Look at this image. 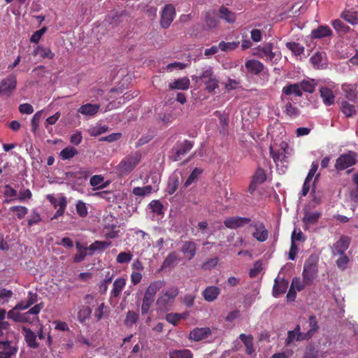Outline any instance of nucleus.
Listing matches in <instances>:
<instances>
[{
	"label": "nucleus",
	"mask_w": 358,
	"mask_h": 358,
	"mask_svg": "<svg viewBox=\"0 0 358 358\" xmlns=\"http://www.w3.org/2000/svg\"><path fill=\"white\" fill-rule=\"evenodd\" d=\"M194 141L190 140H183L182 141H178L171 150V158L173 162H178L182 159V157L191 151L194 148Z\"/></svg>",
	"instance_id": "obj_5"
},
{
	"label": "nucleus",
	"mask_w": 358,
	"mask_h": 358,
	"mask_svg": "<svg viewBox=\"0 0 358 358\" xmlns=\"http://www.w3.org/2000/svg\"><path fill=\"white\" fill-rule=\"evenodd\" d=\"M179 185L180 180L178 176L172 175L169 179L166 192L169 194H173L178 189Z\"/></svg>",
	"instance_id": "obj_43"
},
{
	"label": "nucleus",
	"mask_w": 358,
	"mask_h": 358,
	"mask_svg": "<svg viewBox=\"0 0 358 358\" xmlns=\"http://www.w3.org/2000/svg\"><path fill=\"white\" fill-rule=\"evenodd\" d=\"M43 111L40 110L36 112L31 120V131L32 133L36 134L38 129L40 120L41 119Z\"/></svg>",
	"instance_id": "obj_53"
},
{
	"label": "nucleus",
	"mask_w": 358,
	"mask_h": 358,
	"mask_svg": "<svg viewBox=\"0 0 358 358\" xmlns=\"http://www.w3.org/2000/svg\"><path fill=\"white\" fill-rule=\"evenodd\" d=\"M17 78L15 75H9L0 83V96L8 98L16 89Z\"/></svg>",
	"instance_id": "obj_7"
},
{
	"label": "nucleus",
	"mask_w": 358,
	"mask_h": 358,
	"mask_svg": "<svg viewBox=\"0 0 358 358\" xmlns=\"http://www.w3.org/2000/svg\"><path fill=\"white\" fill-rule=\"evenodd\" d=\"M126 285V280L124 278H119L113 282V288L110 291V296L117 298Z\"/></svg>",
	"instance_id": "obj_30"
},
{
	"label": "nucleus",
	"mask_w": 358,
	"mask_h": 358,
	"mask_svg": "<svg viewBox=\"0 0 358 358\" xmlns=\"http://www.w3.org/2000/svg\"><path fill=\"white\" fill-rule=\"evenodd\" d=\"M152 187L151 185H146L144 187H136L133 189V193L137 196H146L152 192Z\"/></svg>",
	"instance_id": "obj_56"
},
{
	"label": "nucleus",
	"mask_w": 358,
	"mask_h": 358,
	"mask_svg": "<svg viewBox=\"0 0 358 358\" xmlns=\"http://www.w3.org/2000/svg\"><path fill=\"white\" fill-rule=\"evenodd\" d=\"M211 334V330L208 327L196 328L189 334V339L194 341H200Z\"/></svg>",
	"instance_id": "obj_17"
},
{
	"label": "nucleus",
	"mask_w": 358,
	"mask_h": 358,
	"mask_svg": "<svg viewBox=\"0 0 358 358\" xmlns=\"http://www.w3.org/2000/svg\"><path fill=\"white\" fill-rule=\"evenodd\" d=\"M254 229L252 236L259 242H264L268 239V231L263 222L257 220L252 222L250 226Z\"/></svg>",
	"instance_id": "obj_8"
},
{
	"label": "nucleus",
	"mask_w": 358,
	"mask_h": 358,
	"mask_svg": "<svg viewBox=\"0 0 358 358\" xmlns=\"http://www.w3.org/2000/svg\"><path fill=\"white\" fill-rule=\"evenodd\" d=\"M310 283H306L304 282L303 278H302V280L297 277H295L292 279L291 287H293L294 289H296L297 291L300 292L306 286L310 285Z\"/></svg>",
	"instance_id": "obj_58"
},
{
	"label": "nucleus",
	"mask_w": 358,
	"mask_h": 358,
	"mask_svg": "<svg viewBox=\"0 0 358 358\" xmlns=\"http://www.w3.org/2000/svg\"><path fill=\"white\" fill-rule=\"evenodd\" d=\"M331 25L337 31L339 36L347 34L350 30V27L345 25L341 20L336 19L331 22Z\"/></svg>",
	"instance_id": "obj_40"
},
{
	"label": "nucleus",
	"mask_w": 358,
	"mask_h": 358,
	"mask_svg": "<svg viewBox=\"0 0 358 358\" xmlns=\"http://www.w3.org/2000/svg\"><path fill=\"white\" fill-rule=\"evenodd\" d=\"M320 95L323 103L326 106H330L334 103L335 96L330 89L325 87H321L320 89Z\"/></svg>",
	"instance_id": "obj_22"
},
{
	"label": "nucleus",
	"mask_w": 358,
	"mask_h": 358,
	"mask_svg": "<svg viewBox=\"0 0 358 358\" xmlns=\"http://www.w3.org/2000/svg\"><path fill=\"white\" fill-rule=\"evenodd\" d=\"M317 262L315 256L310 255L304 262L302 272V278L306 283L313 282L314 279L317 275Z\"/></svg>",
	"instance_id": "obj_3"
},
{
	"label": "nucleus",
	"mask_w": 358,
	"mask_h": 358,
	"mask_svg": "<svg viewBox=\"0 0 358 358\" xmlns=\"http://www.w3.org/2000/svg\"><path fill=\"white\" fill-rule=\"evenodd\" d=\"M150 206L154 213H155L158 215H162L164 213V212H163L164 206L160 201H159V200L152 201L150 203Z\"/></svg>",
	"instance_id": "obj_62"
},
{
	"label": "nucleus",
	"mask_w": 358,
	"mask_h": 358,
	"mask_svg": "<svg viewBox=\"0 0 358 358\" xmlns=\"http://www.w3.org/2000/svg\"><path fill=\"white\" fill-rule=\"evenodd\" d=\"M292 94L297 97H301L302 96V92L301 91V88L299 84H289L283 87L282 90L281 99L284 101V95L290 96Z\"/></svg>",
	"instance_id": "obj_20"
},
{
	"label": "nucleus",
	"mask_w": 358,
	"mask_h": 358,
	"mask_svg": "<svg viewBox=\"0 0 358 358\" xmlns=\"http://www.w3.org/2000/svg\"><path fill=\"white\" fill-rule=\"evenodd\" d=\"M308 322L310 329L306 333H305V336L303 337V338H307L308 340L313 337L319 328L317 321L315 315H310L308 317Z\"/></svg>",
	"instance_id": "obj_38"
},
{
	"label": "nucleus",
	"mask_w": 358,
	"mask_h": 358,
	"mask_svg": "<svg viewBox=\"0 0 358 358\" xmlns=\"http://www.w3.org/2000/svg\"><path fill=\"white\" fill-rule=\"evenodd\" d=\"M18 348L12 341H0V356L12 358L17 352Z\"/></svg>",
	"instance_id": "obj_10"
},
{
	"label": "nucleus",
	"mask_w": 358,
	"mask_h": 358,
	"mask_svg": "<svg viewBox=\"0 0 358 358\" xmlns=\"http://www.w3.org/2000/svg\"><path fill=\"white\" fill-rule=\"evenodd\" d=\"M301 91H303L308 93H313L315 91V84L312 80H302L299 84Z\"/></svg>",
	"instance_id": "obj_54"
},
{
	"label": "nucleus",
	"mask_w": 358,
	"mask_h": 358,
	"mask_svg": "<svg viewBox=\"0 0 358 358\" xmlns=\"http://www.w3.org/2000/svg\"><path fill=\"white\" fill-rule=\"evenodd\" d=\"M245 68L255 75L259 74L264 69V65L259 61L250 59L245 62Z\"/></svg>",
	"instance_id": "obj_28"
},
{
	"label": "nucleus",
	"mask_w": 358,
	"mask_h": 358,
	"mask_svg": "<svg viewBox=\"0 0 358 358\" xmlns=\"http://www.w3.org/2000/svg\"><path fill=\"white\" fill-rule=\"evenodd\" d=\"M340 257L336 261L337 267L341 271H344L347 268V265L350 261L349 257L345 255H338Z\"/></svg>",
	"instance_id": "obj_59"
},
{
	"label": "nucleus",
	"mask_w": 358,
	"mask_h": 358,
	"mask_svg": "<svg viewBox=\"0 0 358 358\" xmlns=\"http://www.w3.org/2000/svg\"><path fill=\"white\" fill-rule=\"evenodd\" d=\"M48 199L57 208L55 217L62 216L64 214V210L66 207V198L64 196L57 199L52 195H48Z\"/></svg>",
	"instance_id": "obj_15"
},
{
	"label": "nucleus",
	"mask_w": 358,
	"mask_h": 358,
	"mask_svg": "<svg viewBox=\"0 0 358 358\" xmlns=\"http://www.w3.org/2000/svg\"><path fill=\"white\" fill-rule=\"evenodd\" d=\"M239 41H233V42H224L221 41L219 43L220 49L223 52H229L236 49L239 46Z\"/></svg>",
	"instance_id": "obj_52"
},
{
	"label": "nucleus",
	"mask_w": 358,
	"mask_h": 358,
	"mask_svg": "<svg viewBox=\"0 0 358 358\" xmlns=\"http://www.w3.org/2000/svg\"><path fill=\"white\" fill-rule=\"evenodd\" d=\"M40 58L52 59L55 57V53L52 52L50 48L41 45Z\"/></svg>",
	"instance_id": "obj_61"
},
{
	"label": "nucleus",
	"mask_w": 358,
	"mask_h": 358,
	"mask_svg": "<svg viewBox=\"0 0 358 358\" xmlns=\"http://www.w3.org/2000/svg\"><path fill=\"white\" fill-rule=\"evenodd\" d=\"M285 45L296 56H300L303 53L304 48L297 43L288 42Z\"/></svg>",
	"instance_id": "obj_47"
},
{
	"label": "nucleus",
	"mask_w": 358,
	"mask_h": 358,
	"mask_svg": "<svg viewBox=\"0 0 358 358\" xmlns=\"http://www.w3.org/2000/svg\"><path fill=\"white\" fill-rule=\"evenodd\" d=\"M341 17L352 25L358 24V12L349 10H343L341 14Z\"/></svg>",
	"instance_id": "obj_35"
},
{
	"label": "nucleus",
	"mask_w": 358,
	"mask_h": 358,
	"mask_svg": "<svg viewBox=\"0 0 358 358\" xmlns=\"http://www.w3.org/2000/svg\"><path fill=\"white\" fill-rule=\"evenodd\" d=\"M305 334L300 331V326L296 325L294 330L289 331L287 332V337L285 340V345L289 346L294 340L297 341L308 340L307 338H303Z\"/></svg>",
	"instance_id": "obj_19"
},
{
	"label": "nucleus",
	"mask_w": 358,
	"mask_h": 358,
	"mask_svg": "<svg viewBox=\"0 0 358 358\" xmlns=\"http://www.w3.org/2000/svg\"><path fill=\"white\" fill-rule=\"evenodd\" d=\"M178 256L176 252H171L164 259L162 267L167 268L172 266L178 260Z\"/></svg>",
	"instance_id": "obj_57"
},
{
	"label": "nucleus",
	"mask_w": 358,
	"mask_h": 358,
	"mask_svg": "<svg viewBox=\"0 0 358 358\" xmlns=\"http://www.w3.org/2000/svg\"><path fill=\"white\" fill-rule=\"evenodd\" d=\"M343 92L345 93V98L351 102L355 103L357 99L355 87L352 85L344 84L341 87Z\"/></svg>",
	"instance_id": "obj_39"
},
{
	"label": "nucleus",
	"mask_w": 358,
	"mask_h": 358,
	"mask_svg": "<svg viewBox=\"0 0 358 358\" xmlns=\"http://www.w3.org/2000/svg\"><path fill=\"white\" fill-rule=\"evenodd\" d=\"M187 313H171L166 315V320L170 324H172L174 326H177L181 320L185 319L187 317Z\"/></svg>",
	"instance_id": "obj_41"
},
{
	"label": "nucleus",
	"mask_w": 358,
	"mask_h": 358,
	"mask_svg": "<svg viewBox=\"0 0 358 358\" xmlns=\"http://www.w3.org/2000/svg\"><path fill=\"white\" fill-rule=\"evenodd\" d=\"M178 294L179 289L176 287H170L166 292L161 294L157 300V306L159 309L164 311L170 310Z\"/></svg>",
	"instance_id": "obj_2"
},
{
	"label": "nucleus",
	"mask_w": 358,
	"mask_h": 358,
	"mask_svg": "<svg viewBox=\"0 0 358 358\" xmlns=\"http://www.w3.org/2000/svg\"><path fill=\"white\" fill-rule=\"evenodd\" d=\"M9 211L15 213L18 219H22L28 212L27 207L24 206H12L9 208Z\"/></svg>",
	"instance_id": "obj_50"
},
{
	"label": "nucleus",
	"mask_w": 358,
	"mask_h": 358,
	"mask_svg": "<svg viewBox=\"0 0 358 358\" xmlns=\"http://www.w3.org/2000/svg\"><path fill=\"white\" fill-rule=\"evenodd\" d=\"M46 31H47V28L45 27H43L41 29H40L39 30H37L36 31H35L30 37V39H29L30 42L32 43L37 44L39 42L42 36L45 33Z\"/></svg>",
	"instance_id": "obj_64"
},
{
	"label": "nucleus",
	"mask_w": 358,
	"mask_h": 358,
	"mask_svg": "<svg viewBox=\"0 0 358 358\" xmlns=\"http://www.w3.org/2000/svg\"><path fill=\"white\" fill-rule=\"evenodd\" d=\"M110 245L111 241H95L87 246L88 255H94L95 251H104Z\"/></svg>",
	"instance_id": "obj_23"
},
{
	"label": "nucleus",
	"mask_w": 358,
	"mask_h": 358,
	"mask_svg": "<svg viewBox=\"0 0 358 358\" xmlns=\"http://www.w3.org/2000/svg\"><path fill=\"white\" fill-rule=\"evenodd\" d=\"M77 153L78 151L74 147H65L61 150L59 156L62 160H70V159H73Z\"/></svg>",
	"instance_id": "obj_42"
},
{
	"label": "nucleus",
	"mask_w": 358,
	"mask_h": 358,
	"mask_svg": "<svg viewBox=\"0 0 358 358\" xmlns=\"http://www.w3.org/2000/svg\"><path fill=\"white\" fill-rule=\"evenodd\" d=\"M99 109V105L87 103L81 106L78 110V112L83 115L92 116L97 114Z\"/></svg>",
	"instance_id": "obj_29"
},
{
	"label": "nucleus",
	"mask_w": 358,
	"mask_h": 358,
	"mask_svg": "<svg viewBox=\"0 0 358 358\" xmlns=\"http://www.w3.org/2000/svg\"><path fill=\"white\" fill-rule=\"evenodd\" d=\"M182 252L190 260L196 253V245L193 241H187L183 243L181 248Z\"/></svg>",
	"instance_id": "obj_24"
},
{
	"label": "nucleus",
	"mask_w": 358,
	"mask_h": 358,
	"mask_svg": "<svg viewBox=\"0 0 358 358\" xmlns=\"http://www.w3.org/2000/svg\"><path fill=\"white\" fill-rule=\"evenodd\" d=\"M288 287V280L283 278H276L272 290V295L278 298L280 294L285 293Z\"/></svg>",
	"instance_id": "obj_16"
},
{
	"label": "nucleus",
	"mask_w": 358,
	"mask_h": 358,
	"mask_svg": "<svg viewBox=\"0 0 358 358\" xmlns=\"http://www.w3.org/2000/svg\"><path fill=\"white\" fill-rule=\"evenodd\" d=\"M139 319V315L134 310L128 311L124 323L128 327H131L136 324Z\"/></svg>",
	"instance_id": "obj_51"
},
{
	"label": "nucleus",
	"mask_w": 358,
	"mask_h": 358,
	"mask_svg": "<svg viewBox=\"0 0 358 358\" xmlns=\"http://www.w3.org/2000/svg\"><path fill=\"white\" fill-rule=\"evenodd\" d=\"M332 35V31L328 26L320 25L317 29H313L311 36L314 38H322Z\"/></svg>",
	"instance_id": "obj_32"
},
{
	"label": "nucleus",
	"mask_w": 358,
	"mask_h": 358,
	"mask_svg": "<svg viewBox=\"0 0 358 358\" xmlns=\"http://www.w3.org/2000/svg\"><path fill=\"white\" fill-rule=\"evenodd\" d=\"M357 154L355 151H348L341 154L336 159L334 167L337 171H343L356 164Z\"/></svg>",
	"instance_id": "obj_6"
},
{
	"label": "nucleus",
	"mask_w": 358,
	"mask_h": 358,
	"mask_svg": "<svg viewBox=\"0 0 358 358\" xmlns=\"http://www.w3.org/2000/svg\"><path fill=\"white\" fill-rule=\"evenodd\" d=\"M118 227L114 224H108L103 227V233L106 238H115L118 236Z\"/></svg>",
	"instance_id": "obj_45"
},
{
	"label": "nucleus",
	"mask_w": 358,
	"mask_h": 358,
	"mask_svg": "<svg viewBox=\"0 0 358 358\" xmlns=\"http://www.w3.org/2000/svg\"><path fill=\"white\" fill-rule=\"evenodd\" d=\"M287 146L286 143H282L280 144V149L275 151L272 148V145L269 148L270 155L275 163L278 162H283L285 159V148Z\"/></svg>",
	"instance_id": "obj_25"
},
{
	"label": "nucleus",
	"mask_w": 358,
	"mask_h": 358,
	"mask_svg": "<svg viewBox=\"0 0 358 358\" xmlns=\"http://www.w3.org/2000/svg\"><path fill=\"white\" fill-rule=\"evenodd\" d=\"M76 210L78 215L81 217H84L87 215V209L85 203L80 200L77 201L76 204Z\"/></svg>",
	"instance_id": "obj_63"
},
{
	"label": "nucleus",
	"mask_w": 358,
	"mask_h": 358,
	"mask_svg": "<svg viewBox=\"0 0 358 358\" xmlns=\"http://www.w3.org/2000/svg\"><path fill=\"white\" fill-rule=\"evenodd\" d=\"M133 254L131 252H120L116 257V262L119 264H127L131 261Z\"/></svg>",
	"instance_id": "obj_55"
},
{
	"label": "nucleus",
	"mask_w": 358,
	"mask_h": 358,
	"mask_svg": "<svg viewBox=\"0 0 358 358\" xmlns=\"http://www.w3.org/2000/svg\"><path fill=\"white\" fill-rule=\"evenodd\" d=\"M164 286L165 282L164 280H158L152 282L146 289L144 294L155 299L157 293Z\"/></svg>",
	"instance_id": "obj_21"
},
{
	"label": "nucleus",
	"mask_w": 358,
	"mask_h": 358,
	"mask_svg": "<svg viewBox=\"0 0 358 358\" xmlns=\"http://www.w3.org/2000/svg\"><path fill=\"white\" fill-rule=\"evenodd\" d=\"M220 18L224 20L228 23H234L236 20V14L229 10L227 7L222 6L219 10Z\"/></svg>",
	"instance_id": "obj_37"
},
{
	"label": "nucleus",
	"mask_w": 358,
	"mask_h": 358,
	"mask_svg": "<svg viewBox=\"0 0 358 358\" xmlns=\"http://www.w3.org/2000/svg\"><path fill=\"white\" fill-rule=\"evenodd\" d=\"M350 243V238L345 235H341L339 239L332 246L331 253L333 256L343 255Z\"/></svg>",
	"instance_id": "obj_12"
},
{
	"label": "nucleus",
	"mask_w": 358,
	"mask_h": 358,
	"mask_svg": "<svg viewBox=\"0 0 358 358\" xmlns=\"http://www.w3.org/2000/svg\"><path fill=\"white\" fill-rule=\"evenodd\" d=\"M266 178L267 176L264 169L260 166L257 167L248 186L249 192L252 194L256 190L257 186L266 180Z\"/></svg>",
	"instance_id": "obj_11"
},
{
	"label": "nucleus",
	"mask_w": 358,
	"mask_h": 358,
	"mask_svg": "<svg viewBox=\"0 0 358 358\" xmlns=\"http://www.w3.org/2000/svg\"><path fill=\"white\" fill-rule=\"evenodd\" d=\"M273 45L271 43H266L262 48L259 47L254 55L271 64L273 63L275 54L273 52Z\"/></svg>",
	"instance_id": "obj_13"
},
{
	"label": "nucleus",
	"mask_w": 358,
	"mask_h": 358,
	"mask_svg": "<svg viewBox=\"0 0 358 358\" xmlns=\"http://www.w3.org/2000/svg\"><path fill=\"white\" fill-rule=\"evenodd\" d=\"M155 299L144 294L141 306V314L143 315H146L149 313L152 306L153 305Z\"/></svg>",
	"instance_id": "obj_46"
},
{
	"label": "nucleus",
	"mask_w": 358,
	"mask_h": 358,
	"mask_svg": "<svg viewBox=\"0 0 358 358\" xmlns=\"http://www.w3.org/2000/svg\"><path fill=\"white\" fill-rule=\"evenodd\" d=\"M141 159L140 151H133L117 164L116 169L120 175H128L141 163Z\"/></svg>",
	"instance_id": "obj_1"
},
{
	"label": "nucleus",
	"mask_w": 358,
	"mask_h": 358,
	"mask_svg": "<svg viewBox=\"0 0 358 358\" xmlns=\"http://www.w3.org/2000/svg\"><path fill=\"white\" fill-rule=\"evenodd\" d=\"M321 215L322 213L319 211H305L302 221L306 226L315 224L317 222Z\"/></svg>",
	"instance_id": "obj_26"
},
{
	"label": "nucleus",
	"mask_w": 358,
	"mask_h": 358,
	"mask_svg": "<svg viewBox=\"0 0 358 358\" xmlns=\"http://www.w3.org/2000/svg\"><path fill=\"white\" fill-rule=\"evenodd\" d=\"M220 292V290L217 287L209 286L203 292V296L206 301L212 302L217 298Z\"/></svg>",
	"instance_id": "obj_27"
},
{
	"label": "nucleus",
	"mask_w": 358,
	"mask_h": 358,
	"mask_svg": "<svg viewBox=\"0 0 358 358\" xmlns=\"http://www.w3.org/2000/svg\"><path fill=\"white\" fill-rule=\"evenodd\" d=\"M92 310L87 306H83L78 312V319L80 322H85L91 315Z\"/></svg>",
	"instance_id": "obj_49"
},
{
	"label": "nucleus",
	"mask_w": 358,
	"mask_h": 358,
	"mask_svg": "<svg viewBox=\"0 0 358 358\" xmlns=\"http://www.w3.org/2000/svg\"><path fill=\"white\" fill-rule=\"evenodd\" d=\"M205 22L209 28L216 27L219 23V20L216 11L211 10L206 12L205 15Z\"/></svg>",
	"instance_id": "obj_34"
},
{
	"label": "nucleus",
	"mask_w": 358,
	"mask_h": 358,
	"mask_svg": "<svg viewBox=\"0 0 358 358\" xmlns=\"http://www.w3.org/2000/svg\"><path fill=\"white\" fill-rule=\"evenodd\" d=\"M341 113L346 117H351L356 114V108L355 105L350 103L347 101H342L340 107Z\"/></svg>",
	"instance_id": "obj_33"
},
{
	"label": "nucleus",
	"mask_w": 358,
	"mask_h": 358,
	"mask_svg": "<svg viewBox=\"0 0 358 358\" xmlns=\"http://www.w3.org/2000/svg\"><path fill=\"white\" fill-rule=\"evenodd\" d=\"M205 85L206 90L211 93L219 87V81L214 76L211 66H206L202 69L199 78Z\"/></svg>",
	"instance_id": "obj_4"
},
{
	"label": "nucleus",
	"mask_w": 358,
	"mask_h": 358,
	"mask_svg": "<svg viewBox=\"0 0 358 358\" xmlns=\"http://www.w3.org/2000/svg\"><path fill=\"white\" fill-rule=\"evenodd\" d=\"M176 8L173 4H166L162 12L161 26L164 29H168L174 20Z\"/></svg>",
	"instance_id": "obj_9"
},
{
	"label": "nucleus",
	"mask_w": 358,
	"mask_h": 358,
	"mask_svg": "<svg viewBox=\"0 0 358 358\" xmlns=\"http://www.w3.org/2000/svg\"><path fill=\"white\" fill-rule=\"evenodd\" d=\"M203 170L198 167H196L193 169L187 179L184 183V187H187L192 183L194 182L199 178V175L202 173Z\"/></svg>",
	"instance_id": "obj_48"
},
{
	"label": "nucleus",
	"mask_w": 358,
	"mask_h": 358,
	"mask_svg": "<svg viewBox=\"0 0 358 358\" xmlns=\"http://www.w3.org/2000/svg\"><path fill=\"white\" fill-rule=\"evenodd\" d=\"M251 222V219L247 217L232 216L228 217L224 220L226 227L235 229L242 227Z\"/></svg>",
	"instance_id": "obj_14"
},
{
	"label": "nucleus",
	"mask_w": 358,
	"mask_h": 358,
	"mask_svg": "<svg viewBox=\"0 0 358 358\" xmlns=\"http://www.w3.org/2000/svg\"><path fill=\"white\" fill-rule=\"evenodd\" d=\"M22 330L27 346L32 349H37L39 345L36 342V334L30 329L26 327H22Z\"/></svg>",
	"instance_id": "obj_18"
},
{
	"label": "nucleus",
	"mask_w": 358,
	"mask_h": 358,
	"mask_svg": "<svg viewBox=\"0 0 358 358\" xmlns=\"http://www.w3.org/2000/svg\"><path fill=\"white\" fill-rule=\"evenodd\" d=\"M189 80L187 77H183L176 80L173 83L169 84V89L179 90H187L189 87Z\"/></svg>",
	"instance_id": "obj_31"
},
{
	"label": "nucleus",
	"mask_w": 358,
	"mask_h": 358,
	"mask_svg": "<svg viewBox=\"0 0 358 358\" xmlns=\"http://www.w3.org/2000/svg\"><path fill=\"white\" fill-rule=\"evenodd\" d=\"M283 112L291 118H295L299 115V109L292 104L291 100L289 99H287V101L285 105Z\"/></svg>",
	"instance_id": "obj_44"
},
{
	"label": "nucleus",
	"mask_w": 358,
	"mask_h": 358,
	"mask_svg": "<svg viewBox=\"0 0 358 358\" xmlns=\"http://www.w3.org/2000/svg\"><path fill=\"white\" fill-rule=\"evenodd\" d=\"M169 358H193L192 352L187 349L171 350L169 353Z\"/></svg>",
	"instance_id": "obj_36"
},
{
	"label": "nucleus",
	"mask_w": 358,
	"mask_h": 358,
	"mask_svg": "<svg viewBox=\"0 0 358 358\" xmlns=\"http://www.w3.org/2000/svg\"><path fill=\"white\" fill-rule=\"evenodd\" d=\"M15 309V308L8 312V318L11 319L15 322H24L25 320L22 315H21Z\"/></svg>",
	"instance_id": "obj_60"
}]
</instances>
